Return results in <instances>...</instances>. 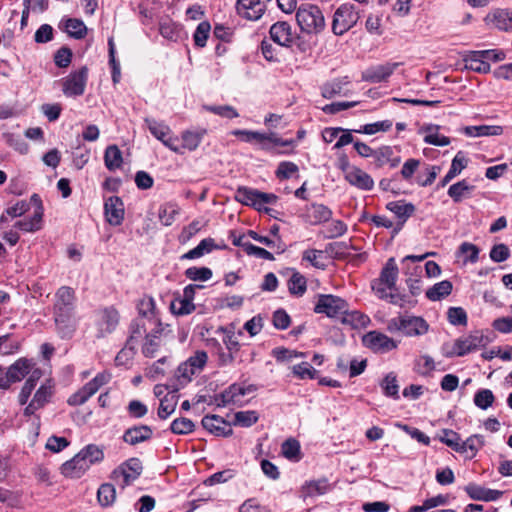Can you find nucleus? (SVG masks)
Masks as SVG:
<instances>
[{
  "label": "nucleus",
  "mask_w": 512,
  "mask_h": 512,
  "mask_svg": "<svg viewBox=\"0 0 512 512\" xmlns=\"http://www.w3.org/2000/svg\"><path fill=\"white\" fill-rule=\"evenodd\" d=\"M296 21L306 34H318L325 28V18L321 9L314 4H301L296 10Z\"/></svg>",
  "instance_id": "1"
},
{
  "label": "nucleus",
  "mask_w": 512,
  "mask_h": 512,
  "mask_svg": "<svg viewBox=\"0 0 512 512\" xmlns=\"http://www.w3.org/2000/svg\"><path fill=\"white\" fill-rule=\"evenodd\" d=\"M390 332H402L406 336H420L428 331L427 322L416 316H399L392 318L388 322Z\"/></svg>",
  "instance_id": "2"
},
{
  "label": "nucleus",
  "mask_w": 512,
  "mask_h": 512,
  "mask_svg": "<svg viewBox=\"0 0 512 512\" xmlns=\"http://www.w3.org/2000/svg\"><path fill=\"white\" fill-rule=\"evenodd\" d=\"M360 18L355 6L351 3L340 5L333 16L332 31L335 35H343L351 29Z\"/></svg>",
  "instance_id": "3"
},
{
  "label": "nucleus",
  "mask_w": 512,
  "mask_h": 512,
  "mask_svg": "<svg viewBox=\"0 0 512 512\" xmlns=\"http://www.w3.org/2000/svg\"><path fill=\"white\" fill-rule=\"evenodd\" d=\"M110 380V374L98 373L92 380L86 383L80 390L68 398V404L71 406L83 405L92 397L103 385Z\"/></svg>",
  "instance_id": "4"
},
{
  "label": "nucleus",
  "mask_w": 512,
  "mask_h": 512,
  "mask_svg": "<svg viewBox=\"0 0 512 512\" xmlns=\"http://www.w3.org/2000/svg\"><path fill=\"white\" fill-rule=\"evenodd\" d=\"M88 80V68L86 66L71 72L62 80V91L67 97L81 96L85 92Z\"/></svg>",
  "instance_id": "5"
},
{
  "label": "nucleus",
  "mask_w": 512,
  "mask_h": 512,
  "mask_svg": "<svg viewBox=\"0 0 512 512\" xmlns=\"http://www.w3.org/2000/svg\"><path fill=\"white\" fill-rule=\"evenodd\" d=\"M314 311L316 313L325 314L328 317H337L338 315L347 313L348 303L338 296L321 294L318 297Z\"/></svg>",
  "instance_id": "6"
},
{
  "label": "nucleus",
  "mask_w": 512,
  "mask_h": 512,
  "mask_svg": "<svg viewBox=\"0 0 512 512\" xmlns=\"http://www.w3.org/2000/svg\"><path fill=\"white\" fill-rule=\"evenodd\" d=\"M142 469V463L138 458H130L112 472V477L125 488L141 475Z\"/></svg>",
  "instance_id": "7"
},
{
  "label": "nucleus",
  "mask_w": 512,
  "mask_h": 512,
  "mask_svg": "<svg viewBox=\"0 0 512 512\" xmlns=\"http://www.w3.org/2000/svg\"><path fill=\"white\" fill-rule=\"evenodd\" d=\"M235 200L239 203L251 206L257 205L258 202H276L278 197L273 193L261 192L246 186H239L235 193Z\"/></svg>",
  "instance_id": "8"
},
{
  "label": "nucleus",
  "mask_w": 512,
  "mask_h": 512,
  "mask_svg": "<svg viewBox=\"0 0 512 512\" xmlns=\"http://www.w3.org/2000/svg\"><path fill=\"white\" fill-rule=\"evenodd\" d=\"M365 347L375 353H387L397 348V342L378 331H370L362 338Z\"/></svg>",
  "instance_id": "9"
},
{
  "label": "nucleus",
  "mask_w": 512,
  "mask_h": 512,
  "mask_svg": "<svg viewBox=\"0 0 512 512\" xmlns=\"http://www.w3.org/2000/svg\"><path fill=\"white\" fill-rule=\"evenodd\" d=\"M401 64L399 62H386L371 66L362 72L361 78L363 81L370 83L384 82Z\"/></svg>",
  "instance_id": "10"
},
{
  "label": "nucleus",
  "mask_w": 512,
  "mask_h": 512,
  "mask_svg": "<svg viewBox=\"0 0 512 512\" xmlns=\"http://www.w3.org/2000/svg\"><path fill=\"white\" fill-rule=\"evenodd\" d=\"M54 394L53 386L49 381L42 384L35 392L32 400L24 409V416L30 417L35 415L36 411L43 408L50 402Z\"/></svg>",
  "instance_id": "11"
},
{
  "label": "nucleus",
  "mask_w": 512,
  "mask_h": 512,
  "mask_svg": "<svg viewBox=\"0 0 512 512\" xmlns=\"http://www.w3.org/2000/svg\"><path fill=\"white\" fill-rule=\"evenodd\" d=\"M266 3L261 0H237L236 10L239 16L250 21L259 20L266 11Z\"/></svg>",
  "instance_id": "12"
},
{
  "label": "nucleus",
  "mask_w": 512,
  "mask_h": 512,
  "mask_svg": "<svg viewBox=\"0 0 512 512\" xmlns=\"http://www.w3.org/2000/svg\"><path fill=\"white\" fill-rule=\"evenodd\" d=\"M104 214L107 222L112 226L122 224L125 215L124 203L118 196H111L105 200Z\"/></svg>",
  "instance_id": "13"
},
{
  "label": "nucleus",
  "mask_w": 512,
  "mask_h": 512,
  "mask_svg": "<svg viewBox=\"0 0 512 512\" xmlns=\"http://www.w3.org/2000/svg\"><path fill=\"white\" fill-rule=\"evenodd\" d=\"M75 293L67 286H62L56 292V302L54 304V314H73Z\"/></svg>",
  "instance_id": "14"
},
{
  "label": "nucleus",
  "mask_w": 512,
  "mask_h": 512,
  "mask_svg": "<svg viewBox=\"0 0 512 512\" xmlns=\"http://www.w3.org/2000/svg\"><path fill=\"white\" fill-rule=\"evenodd\" d=\"M270 38L278 45L289 48L293 45L291 25L286 21L274 23L269 30Z\"/></svg>",
  "instance_id": "15"
},
{
  "label": "nucleus",
  "mask_w": 512,
  "mask_h": 512,
  "mask_svg": "<svg viewBox=\"0 0 512 512\" xmlns=\"http://www.w3.org/2000/svg\"><path fill=\"white\" fill-rule=\"evenodd\" d=\"M202 426L216 436L228 437L232 435L231 424L218 415H206L202 418Z\"/></svg>",
  "instance_id": "16"
},
{
  "label": "nucleus",
  "mask_w": 512,
  "mask_h": 512,
  "mask_svg": "<svg viewBox=\"0 0 512 512\" xmlns=\"http://www.w3.org/2000/svg\"><path fill=\"white\" fill-rule=\"evenodd\" d=\"M151 331V327L149 326V323L147 321V318L145 317H137L135 318L130 326H129V338L127 340V346H129V349L131 351H135L139 340L142 337H146V334Z\"/></svg>",
  "instance_id": "17"
},
{
  "label": "nucleus",
  "mask_w": 512,
  "mask_h": 512,
  "mask_svg": "<svg viewBox=\"0 0 512 512\" xmlns=\"http://www.w3.org/2000/svg\"><path fill=\"white\" fill-rule=\"evenodd\" d=\"M153 436V430L148 425H135L125 430L122 439L125 443L135 446L137 444L150 440Z\"/></svg>",
  "instance_id": "18"
},
{
  "label": "nucleus",
  "mask_w": 512,
  "mask_h": 512,
  "mask_svg": "<svg viewBox=\"0 0 512 512\" xmlns=\"http://www.w3.org/2000/svg\"><path fill=\"white\" fill-rule=\"evenodd\" d=\"M464 490L471 499L477 501H496L503 494L502 491L489 489L476 483L467 484Z\"/></svg>",
  "instance_id": "19"
},
{
  "label": "nucleus",
  "mask_w": 512,
  "mask_h": 512,
  "mask_svg": "<svg viewBox=\"0 0 512 512\" xmlns=\"http://www.w3.org/2000/svg\"><path fill=\"white\" fill-rule=\"evenodd\" d=\"M345 179L352 186H355L361 190L369 191L374 187V181L372 177L356 166H353L352 169L347 172Z\"/></svg>",
  "instance_id": "20"
},
{
  "label": "nucleus",
  "mask_w": 512,
  "mask_h": 512,
  "mask_svg": "<svg viewBox=\"0 0 512 512\" xmlns=\"http://www.w3.org/2000/svg\"><path fill=\"white\" fill-rule=\"evenodd\" d=\"M483 335L479 332L460 338L455 342V353L457 356H464L483 345Z\"/></svg>",
  "instance_id": "21"
},
{
  "label": "nucleus",
  "mask_w": 512,
  "mask_h": 512,
  "mask_svg": "<svg viewBox=\"0 0 512 512\" xmlns=\"http://www.w3.org/2000/svg\"><path fill=\"white\" fill-rule=\"evenodd\" d=\"M90 467L77 453L72 459L66 461L61 466V473L65 477L80 478Z\"/></svg>",
  "instance_id": "22"
},
{
  "label": "nucleus",
  "mask_w": 512,
  "mask_h": 512,
  "mask_svg": "<svg viewBox=\"0 0 512 512\" xmlns=\"http://www.w3.org/2000/svg\"><path fill=\"white\" fill-rule=\"evenodd\" d=\"M387 209L393 212L401 222L394 228V234H397L406 220L415 212V206L412 203H405L404 201H392L387 204Z\"/></svg>",
  "instance_id": "23"
},
{
  "label": "nucleus",
  "mask_w": 512,
  "mask_h": 512,
  "mask_svg": "<svg viewBox=\"0 0 512 512\" xmlns=\"http://www.w3.org/2000/svg\"><path fill=\"white\" fill-rule=\"evenodd\" d=\"M151 331L146 334L145 342L142 347V352L146 357H154L155 353L160 347V335L163 332V326H150Z\"/></svg>",
  "instance_id": "24"
},
{
  "label": "nucleus",
  "mask_w": 512,
  "mask_h": 512,
  "mask_svg": "<svg viewBox=\"0 0 512 512\" xmlns=\"http://www.w3.org/2000/svg\"><path fill=\"white\" fill-rule=\"evenodd\" d=\"M119 322L118 311L113 307H108L102 310L99 322L100 335L104 336L115 330Z\"/></svg>",
  "instance_id": "25"
},
{
  "label": "nucleus",
  "mask_w": 512,
  "mask_h": 512,
  "mask_svg": "<svg viewBox=\"0 0 512 512\" xmlns=\"http://www.w3.org/2000/svg\"><path fill=\"white\" fill-rule=\"evenodd\" d=\"M27 376L28 378L26 379L18 395V402L20 405L27 404L29 397L37 385V382L42 376V371L39 368L33 367Z\"/></svg>",
  "instance_id": "26"
},
{
  "label": "nucleus",
  "mask_w": 512,
  "mask_h": 512,
  "mask_svg": "<svg viewBox=\"0 0 512 512\" xmlns=\"http://www.w3.org/2000/svg\"><path fill=\"white\" fill-rule=\"evenodd\" d=\"M27 376L28 378L26 379L18 395V402L20 405L27 404L29 397L37 385V382L42 376V371L39 368L33 367Z\"/></svg>",
  "instance_id": "27"
},
{
  "label": "nucleus",
  "mask_w": 512,
  "mask_h": 512,
  "mask_svg": "<svg viewBox=\"0 0 512 512\" xmlns=\"http://www.w3.org/2000/svg\"><path fill=\"white\" fill-rule=\"evenodd\" d=\"M27 376L28 378L26 379L18 395V402L20 405L27 404L29 397L37 385V382L42 376V371L39 368L33 367Z\"/></svg>",
  "instance_id": "28"
},
{
  "label": "nucleus",
  "mask_w": 512,
  "mask_h": 512,
  "mask_svg": "<svg viewBox=\"0 0 512 512\" xmlns=\"http://www.w3.org/2000/svg\"><path fill=\"white\" fill-rule=\"evenodd\" d=\"M34 367V363L27 358H19L12 365L8 367L10 380L12 384L20 382L24 379Z\"/></svg>",
  "instance_id": "29"
},
{
  "label": "nucleus",
  "mask_w": 512,
  "mask_h": 512,
  "mask_svg": "<svg viewBox=\"0 0 512 512\" xmlns=\"http://www.w3.org/2000/svg\"><path fill=\"white\" fill-rule=\"evenodd\" d=\"M306 216L312 225H317L329 221L332 211L323 204L313 203L306 208Z\"/></svg>",
  "instance_id": "30"
},
{
  "label": "nucleus",
  "mask_w": 512,
  "mask_h": 512,
  "mask_svg": "<svg viewBox=\"0 0 512 512\" xmlns=\"http://www.w3.org/2000/svg\"><path fill=\"white\" fill-rule=\"evenodd\" d=\"M138 317H145L149 326H161L160 319L155 313V301L152 297H144L138 303Z\"/></svg>",
  "instance_id": "31"
},
{
  "label": "nucleus",
  "mask_w": 512,
  "mask_h": 512,
  "mask_svg": "<svg viewBox=\"0 0 512 512\" xmlns=\"http://www.w3.org/2000/svg\"><path fill=\"white\" fill-rule=\"evenodd\" d=\"M398 266L393 257L389 258L381 270L380 276L377 281L384 283L391 291L395 289L396 280L398 277Z\"/></svg>",
  "instance_id": "32"
},
{
  "label": "nucleus",
  "mask_w": 512,
  "mask_h": 512,
  "mask_svg": "<svg viewBox=\"0 0 512 512\" xmlns=\"http://www.w3.org/2000/svg\"><path fill=\"white\" fill-rule=\"evenodd\" d=\"M468 165V159L466 158L463 151H458L452 160L451 166L447 174L441 180L440 185L446 186L452 179L461 173Z\"/></svg>",
  "instance_id": "33"
},
{
  "label": "nucleus",
  "mask_w": 512,
  "mask_h": 512,
  "mask_svg": "<svg viewBox=\"0 0 512 512\" xmlns=\"http://www.w3.org/2000/svg\"><path fill=\"white\" fill-rule=\"evenodd\" d=\"M54 320L60 337L71 338L76 328L73 314H54Z\"/></svg>",
  "instance_id": "34"
},
{
  "label": "nucleus",
  "mask_w": 512,
  "mask_h": 512,
  "mask_svg": "<svg viewBox=\"0 0 512 512\" xmlns=\"http://www.w3.org/2000/svg\"><path fill=\"white\" fill-rule=\"evenodd\" d=\"M483 446L484 437L475 434L460 442L461 450H458V453L467 454V458L472 459Z\"/></svg>",
  "instance_id": "35"
},
{
  "label": "nucleus",
  "mask_w": 512,
  "mask_h": 512,
  "mask_svg": "<svg viewBox=\"0 0 512 512\" xmlns=\"http://www.w3.org/2000/svg\"><path fill=\"white\" fill-rule=\"evenodd\" d=\"M349 83L347 77L334 79L330 82L325 83L321 87V94L326 99H331L336 95L343 94L344 96L347 95L346 92H344V87Z\"/></svg>",
  "instance_id": "36"
},
{
  "label": "nucleus",
  "mask_w": 512,
  "mask_h": 512,
  "mask_svg": "<svg viewBox=\"0 0 512 512\" xmlns=\"http://www.w3.org/2000/svg\"><path fill=\"white\" fill-rule=\"evenodd\" d=\"M422 268L420 266L407 267L405 274L409 275L406 280L409 291L413 296H417L422 292V280L420 278Z\"/></svg>",
  "instance_id": "37"
},
{
  "label": "nucleus",
  "mask_w": 512,
  "mask_h": 512,
  "mask_svg": "<svg viewBox=\"0 0 512 512\" xmlns=\"http://www.w3.org/2000/svg\"><path fill=\"white\" fill-rule=\"evenodd\" d=\"M473 189V185H470L466 180H461L452 184L447 193L454 202L458 203L464 198L469 197Z\"/></svg>",
  "instance_id": "38"
},
{
  "label": "nucleus",
  "mask_w": 512,
  "mask_h": 512,
  "mask_svg": "<svg viewBox=\"0 0 512 512\" xmlns=\"http://www.w3.org/2000/svg\"><path fill=\"white\" fill-rule=\"evenodd\" d=\"M475 53L476 51H471L464 57L465 68L478 73H488L490 71L489 62L485 60V57L474 56Z\"/></svg>",
  "instance_id": "39"
},
{
  "label": "nucleus",
  "mask_w": 512,
  "mask_h": 512,
  "mask_svg": "<svg viewBox=\"0 0 512 512\" xmlns=\"http://www.w3.org/2000/svg\"><path fill=\"white\" fill-rule=\"evenodd\" d=\"M43 212L39 208L34 211V214L29 219L19 220L15 223V227L24 232H36L42 227Z\"/></svg>",
  "instance_id": "40"
},
{
  "label": "nucleus",
  "mask_w": 512,
  "mask_h": 512,
  "mask_svg": "<svg viewBox=\"0 0 512 512\" xmlns=\"http://www.w3.org/2000/svg\"><path fill=\"white\" fill-rule=\"evenodd\" d=\"M453 286L449 280H443L434 284L426 291V297L431 301H439L442 298L450 295Z\"/></svg>",
  "instance_id": "41"
},
{
  "label": "nucleus",
  "mask_w": 512,
  "mask_h": 512,
  "mask_svg": "<svg viewBox=\"0 0 512 512\" xmlns=\"http://www.w3.org/2000/svg\"><path fill=\"white\" fill-rule=\"evenodd\" d=\"M104 162L108 170L114 171L121 167L123 158L122 152L117 145H110L106 148L104 153Z\"/></svg>",
  "instance_id": "42"
},
{
  "label": "nucleus",
  "mask_w": 512,
  "mask_h": 512,
  "mask_svg": "<svg viewBox=\"0 0 512 512\" xmlns=\"http://www.w3.org/2000/svg\"><path fill=\"white\" fill-rule=\"evenodd\" d=\"M195 308L196 307L193 302L183 298L180 294H177L170 304L171 312L178 316L189 315L195 310Z\"/></svg>",
  "instance_id": "43"
},
{
  "label": "nucleus",
  "mask_w": 512,
  "mask_h": 512,
  "mask_svg": "<svg viewBox=\"0 0 512 512\" xmlns=\"http://www.w3.org/2000/svg\"><path fill=\"white\" fill-rule=\"evenodd\" d=\"M145 124L149 129L150 133L160 140L162 143L171 134V129L163 122H158L153 118H145Z\"/></svg>",
  "instance_id": "44"
},
{
  "label": "nucleus",
  "mask_w": 512,
  "mask_h": 512,
  "mask_svg": "<svg viewBox=\"0 0 512 512\" xmlns=\"http://www.w3.org/2000/svg\"><path fill=\"white\" fill-rule=\"evenodd\" d=\"M464 132L469 137H482L500 135L502 134L503 129L501 126L479 125L467 126L465 127Z\"/></svg>",
  "instance_id": "45"
},
{
  "label": "nucleus",
  "mask_w": 512,
  "mask_h": 512,
  "mask_svg": "<svg viewBox=\"0 0 512 512\" xmlns=\"http://www.w3.org/2000/svg\"><path fill=\"white\" fill-rule=\"evenodd\" d=\"M78 454L90 467L95 463H99L104 458V453L97 445L89 444L81 449Z\"/></svg>",
  "instance_id": "46"
},
{
  "label": "nucleus",
  "mask_w": 512,
  "mask_h": 512,
  "mask_svg": "<svg viewBox=\"0 0 512 512\" xmlns=\"http://www.w3.org/2000/svg\"><path fill=\"white\" fill-rule=\"evenodd\" d=\"M178 396L175 394H167L161 400L158 407L157 415L160 419H167L176 409Z\"/></svg>",
  "instance_id": "47"
},
{
  "label": "nucleus",
  "mask_w": 512,
  "mask_h": 512,
  "mask_svg": "<svg viewBox=\"0 0 512 512\" xmlns=\"http://www.w3.org/2000/svg\"><path fill=\"white\" fill-rule=\"evenodd\" d=\"M97 499L101 506H111L116 499V490L110 483L102 484L97 491Z\"/></svg>",
  "instance_id": "48"
},
{
  "label": "nucleus",
  "mask_w": 512,
  "mask_h": 512,
  "mask_svg": "<svg viewBox=\"0 0 512 512\" xmlns=\"http://www.w3.org/2000/svg\"><path fill=\"white\" fill-rule=\"evenodd\" d=\"M178 214L179 208L173 203H165L161 205L158 212L159 219L165 226H170Z\"/></svg>",
  "instance_id": "49"
},
{
  "label": "nucleus",
  "mask_w": 512,
  "mask_h": 512,
  "mask_svg": "<svg viewBox=\"0 0 512 512\" xmlns=\"http://www.w3.org/2000/svg\"><path fill=\"white\" fill-rule=\"evenodd\" d=\"M195 424L192 420L180 417L176 418L172 421L170 425V430L172 433L177 435H187L194 431Z\"/></svg>",
  "instance_id": "50"
},
{
  "label": "nucleus",
  "mask_w": 512,
  "mask_h": 512,
  "mask_svg": "<svg viewBox=\"0 0 512 512\" xmlns=\"http://www.w3.org/2000/svg\"><path fill=\"white\" fill-rule=\"evenodd\" d=\"M381 387L385 396L393 399H399V385L397 383L396 375L393 372H390L385 376L381 382Z\"/></svg>",
  "instance_id": "51"
},
{
  "label": "nucleus",
  "mask_w": 512,
  "mask_h": 512,
  "mask_svg": "<svg viewBox=\"0 0 512 512\" xmlns=\"http://www.w3.org/2000/svg\"><path fill=\"white\" fill-rule=\"evenodd\" d=\"M282 455L289 460L298 461L300 459V443L294 438L285 440L281 445Z\"/></svg>",
  "instance_id": "52"
},
{
  "label": "nucleus",
  "mask_w": 512,
  "mask_h": 512,
  "mask_svg": "<svg viewBox=\"0 0 512 512\" xmlns=\"http://www.w3.org/2000/svg\"><path fill=\"white\" fill-rule=\"evenodd\" d=\"M392 125H393V123L391 120H383V121H378L375 123L365 124V125L361 126L359 129L354 130V132L361 133V134L373 135L380 131L381 132L389 131L392 128Z\"/></svg>",
  "instance_id": "53"
},
{
  "label": "nucleus",
  "mask_w": 512,
  "mask_h": 512,
  "mask_svg": "<svg viewBox=\"0 0 512 512\" xmlns=\"http://www.w3.org/2000/svg\"><path fill=\"white\" fill-rule=\"evenodd\" d=\"M218 331L223 333L222 341L225 344L228 352L236 354L240 349V344L233 328L220 327Z\"/></svg>",
  "instance_id": "54"
},
{
  "label": "nucleus",
  "mask_w": 512,
  "mask_h": 512,
  "mask_svg": "<svg viewBox=\"0 0 512 512\" xmlns=\"http://www.w3.org/2000/svg\"><path fill=\"white\" fill-rule=\"evenodd\" d=\"M486 19L494 24L496 28L502 31H510V16L508 10H496L494 13L488 15Z\"/></svg>",
  "instance_id": "55"
},
{
  "label": "nucleus",
  "mask_w": 512,
  "mask_h": 512,
  "mask_svg": "<svg viewBox=\"0 0 512 512\" xmlns=\"http://www.w3.org/2000/svg\"><path fill=\"white\" fill-rule=\"evenodd\" d=\"M66 31L67 33L75 38L82 39L86 36L87 28L83 21L75 18H70L66 21Z\"/></svg>",
  "instance_id": "56"
},
{
  "label": "nucleus",
  "mask_w": 512,
  "mask_h": 512,
  "mask_svg": "<svg viewBox=\"0 0 512 512\" xmlns=\"http://www.w3.org/2000/svg\"><path fill=\"white\" fill-rule=\"evenodd\" d=\"M424 142L435 146H447L450 144V138L438 133V126L428 127L426 129V135L424 136Z\"/></svg>",
  "instance_id": "57"
},
{
  "label": "nucleus",
  "mask_w": 512,
  "mask_h": 512,
  "mask_svg": "<svg viewBox=\"0 0 512 512\" xmlns=\"http://www.w3.org/2000/svg\"><path fill=\"white\" fill-rule=\"evenodd\" d=\"M186 278L192 281H208L212 277V270L208 267H190L184 272Z\"/></svg>",
  "instance_id": "58"
},
{
  "label": "nucleus",
  "mask_w": 512,
  "mask_h": 512,
  "mask_svg": "<svg viewBox=\"0 0 512 512\" xmlns=\"http://www.w3.org/2000/svg\"><path fill=\"white\" fill-rule=\"evenodd\" d=\"M306 279L298 272H294L288 281L289 292L296 296H302L306 291Z\"/></svg>",
  "instance_id": "59"
},
{
  "label": "nucleus",
  "mask_w": 512,
  "mask_h": 512,
  "mask_svg": "<svg viewBox=\"0 0 512 512\" xmlns=\"http://www.w3.org/2000/svg\"><path fill=\"white\" fill-rule=\"evenodd\" d=\"M494 400V394L490 389H480L474 395V404L482 410L489 408Z\"/></svg>",
  "instance_id": "60"
},
{
  "label": "nucleus",
  "mask_w": 512,
  "mask_h": 512,
  "mask_svg": "<svg viewBox=\"0 0 512 512\" xmlns=\"http://www.w3.org/2000/svg\"><path fill=\"white\" fill-rule=\"evenodd\" d=\"M439 440L456 452H458V450H461L460 442L462 441V439L460 435L453 430H442L441 435L439 436Z\"/></svg>",
  "instance_id": "61"
},
{
  "label": "nucleus",
  "mask_w": 512,
  "mask_h": 512,
  "mask_svg": "<svg viewBox=\"0 0 512 512\" xmlns=\"http://www.w3.org/2000/svg\"><path fill=\"white\" fill-rule=\"evenodd\" d=\"M210 30L211 25L209 22L202 21L198 24L193 34V40L196 46L204 47L206 45Z\"/></svg>",
  "instance_id": "62"
},
{
  "label": "nucleus",
  "mask_w": 512,
  "mask_h": 512,
  "mask_svg": "<svg viewBox=\"0 0 512 512\" xmlns=\"http://www.w3.org/2000/svg\"><path fill=\"white\" fill-rule=\"evenodd\" d=\"M258 421V414L256 411H239L235 413L234 425L242 427H250Z\"/></svg>",
  "instance_id": "63"
},
{
  "label": "nucleus",
  "mask_w": 512,
  "mask_h": 512,
  "mask_svg": "<svg viewBox=\"0 0 512 512\" xmlns=\"http://www.w3.org/2000/svg\"><path fill=\"white\" fill-rule=\"evenodd\" d=\"M328 484L326 480L312 481L303 486L305 497H314L326 493Z\"/></svg>",
  "instance_id": "64"
}]
</instances>
